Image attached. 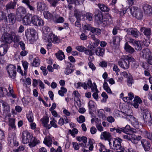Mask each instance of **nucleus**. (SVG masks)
<instances>
[{"mask_svg": "<svg viewBox=\"0 0 152 152\" xmlns=\"http://www.w3.org/2000/svg\"><path fill=\"white\" fill-rule=\"evenodd\" d=\"M32 138V134L27 130L23 131L21 133V141L23 144H29Z\"/></svg>", "mask_w": 152, "mask_h": 152, "instance_id": "obj_4", "label": "nucleus"}, {"mask_svg": "<svg viewBox=\"0 0 152 152\" xmlns=\"http://www.w3.org/2000/svg\"><path fill=\"white\" fill-rule=\"evenodd\" d=\"M142 146L145 151H148L150 149L151 145L150 142L145 139H142L141 141Z\"/></svg>", "mask_w": 152, "mask_h": 152, "instance_id": "obj_25", "label": "nucleus"}, {"mask_svg": "<svg viewBox=\"0 0 152 152\" xmlns=\"http://www.w3.org/2000/svg\"><path fill=\"white\" fill-rule=\"evenodd\" d=\"M3 111L4 113L7 114L10 112V105L6 102L3 101L2 103Z\"/></svg>", "mask_w": 152, "mask_h": 152, "instance_id": "obj_22", "label": "nucleus"}, {"mask_svg": "<svg viewBox=\"0 0 152 152\" xmlns=\"http://www.w3.org/2000/svg\"><path fill=\"white\" fill-rule=\"evenodd\" d=\"M142 8L145 14L149 15L152 14V7L150 5L144 4L142 5Z\"/></svg>", "mask_w": 152, "mask_h": 152, "instance_id": "obj_11", "label": "nucleus"}, {"mask_svg": "<svg viewBox=\"0 0 152 152\" xmlns=\"http://www.w3.org/2000/svg\"><path fill=\"white\" fill-rule=\"evenodd\" d=\"M125 106H126V107L127 108L124 110L125 111L124 115H132V110L131 109L129 105L127 106L126 105Z\"/></svg>", "mask_w": 152, "mask_h": 152, "instance_id": "obj_45", "label": "nucleus"}, {"mask_svg": "<svg viewBox=\"0 0 152 152\" xmlns=\"http://www.w3.org/2000/svg\"><path fill=\"white\" fill-rule=\"evenodd\" d=\"M10 46L8 44H2L0 46V64L3 61L2 57L6 54Z\"/></svg>", "mask_w": 152, "mask_h": 152, "instance_id": "obj_7", "label": "nucleus"}, {"mask_svg": "<svg viewBox=\"0 0 152 152\" xmlns=\"http://www.w3.org/2000/svg\"><path fill=\"white\" fill-rule=\"evenodd\" d=\"M40 121L42 122V126L48 129L49 124L48 123L49 121V118L47 116H44L41 119Z\"/></svg>", "mask_w": 152, "mask_h": 152, "instance_id": "obj_29", "label": "nucleus"}, {"mask_svg": "<svg viewBox=\"0 0 152 152\" xmlns=\"http://www.w3.org/2000/svg\"><path fill=\"white\" fill-rule=\"evenodd\" d=\"M16 67L14 65L10 64L7 66L6 69L10 78L14 79L15 77L16 74Z\"/></svg>", "mask_w": 152, "mask_h": 152, "instance_id": "obj_6", "label": "nucleus"}, {"mask_svg": "<svg viewBox=\"0 0 152 152\" xmlns=\"http://www.w3.org/2000/svg\"><path fill=\"white\" fill-rule=\"evenodd\" d=\"M22 64L24 69V75H26L29 64L27 61H23Z\"/></svg>", "mask_w": 152, "mask_h": 152, "instance_id": "obj_48", "label": "nucleus"}, {"mask_svg": "<svg viewBox=\"0 0 152 152\" xmlns=\"http://www.w3.org/2000/svg\"><path fill=\"white\" fill-rule=\"evenodd\" d=\"M96 103L92 100H90L88 103V107L89 110L92 111L95 107Z\"/></svg>", "mask_w": 152, "mask_h": 152, "instance_id": "obj_46", "label": "nucleus"}, {"mask_svg": "<svg viewBox=\"0 0 152 152\" xmlns=\"http://www.w3.org/2000/svg\"><path fill=\"white\" fill-rule=\"evenodd\" d=\"M142 52L143 56L145 58L147 57L148 56H151V52L149 49L148 48H146L143 49Z\"/></svg>", "mask_w": 152, "mask_h": 152, "instance_id": "obj_43", "label": "nucleus"}, {"mask_svg": "<svg viewBox=\"0 0 152 152\" xmlns=\"http://www.w3.org/2000/svg\"><path fill=\"white\" fill-rule=\"evenodd\" d=\"M43 15L44 18L47 19H51L53 17V15L48 11L44 12Z\"/></svg>", "mask_w": 152, "mask_h": 152, "instance_id": "obj_47", "label": "nucleus"}, {"mask_svg": "<svg viewBox=\"0 0 152 152\" xmlns=\"http://www.w3.org/2000/svg\"><path fill=\"white\" fill-rule=\"evenodd\" d=\"M143 118L145 123L150 121L151 116V114L148 110L146 109H143L142 110Z\"/></svg>", "mask_w": 152, "mask_h": 152, "instance_id": "obj_16", "label": "nucleus"}, {"mask_svg": "<svg viewBox=\"0 0 152 152\" xmlns=\"http://www.w3.org/2000/svg\"><path fill=\"white\" fill-rule=\"evenodd\" d=\"M75 49L78 51L81 52H84L85 53L89 56L88 58V60H90V58H94L93 56L94 54V52L92 50L87 49L83 45L78 46L76 47Z\"/></svg>", "mask_w": 152, "mask_h": 152, "instance_id": "obj_5", "label": "nucleus"}, {"mask_svg": "<svg viewBox=\"0 0 152 152\" xmlns=\"http://www.w3.org/2000/svg\"><path fill=\"white\" fill-rule=\"evenodd\" d=\"M130 10L133 16L135 17L139 20L141 19L143 17V12L140 9L137 7H132L130 8Z\"/></svg>", "mask_w": 152, "mask_h": 152, "instance_id": "obj_3", "label": "nucleus"}, {"mask_svg": "<svg viewBox=\"0 0 152 152\" xmlns=\"http://www.w3.org/2000/svg\"><path fill=\"white\" fill-rule=\"evenodd\" d=\"M102 15L101 13H98L95 16V20L99 24H101V21L103 18Z\"/></svg>", "mask_w": 152, "mask_h": 152, "instance_id": "obj_39", "label": "nucleus"}, {"mask_svg": "<svg viewBox=\"0 0 152 152\" xmlns=\"http://www.w3.org/2000/svg\"><path fill=\"white\" fill-rule=\"evenodd\" d=\"M9 125L12 129H15L16 127L15 124V119L14 118H10L9 119Z\"/></svg>", "mask_w": 152, "mask_h": 152, "instance_id": "obj_42", "label": "nucleus"}, {"mask_svg": "<svg viewBox=\"0 0 152 152\" xmlns=\"http://www.w3.org/2000/svg\"><path fill=\"white\" fill-rule=\"evenodd\" d=\"M9 22L11 24L14 23L15 21V15L12 13H10L8 16Z\"/></svg>", "mask_w": 152, "mask_h": 152, "instance_id": "obj_41", "label": "nucleus"}, {"mask_svg": "<svg viewBox=\"0 0 152 152\" xmlns=\"http://www.w3.org/2000/svg\"><path fill=\"white\" fill-rule=\"evenodd\" d=\"M83 16L84 18L82 19L83 20L85 19V17H86V19L88 21H91L93 20V15L90 12L87 13L86 14L84 15Z\"/></svg>", "mask_w": 152, "mask_h": 152, "instance_id": "obj_40", "label": "nucleus"}, {"mask_svg": "<svg viewBox=\"0 0 152 152\" xmlns=\"http://www.w3.org/2000/svg\"><path fill=\"white\" fill-rule=\"evenodd\" d=\"M124 48L126 52L130 53H133L134 51V48L130 46L127 42L126 43Z\"/></svg>", "mask_w": 152, "mask_h": 152, "instance_id": "obj_37", "label": "nucleus"}, {"mask_svg": "<svg viewBox=\"0 0 152 152\" xmlns=\"http://www.w3.org/2000/svg\"><path fill=\"white\" fill-rule=\"evenodd\" d=\"M36 34V31L35 29L32 28H28L26 31L25 32L26 36L28 37H34Z\"/></svg>", "mask_w": 152, "mask_h": 152, "instance_id": "obj_17", "label": "nucleus"}, {"mask_svg": "<svg viewBox=\"0 0 152 152\" xmlns=\"http://www.w3.org/2000/svg\"><path fill=\"white\" fill-rule=\"evenodd\" d=\"M57 58L59 61H62L65 58V56L64 53L61 50H59L55 53Z\"/></svg>", "mask_w": 152, "mask_h": 152, "instance_id": "obj_30", "label": "nucleus"}, {"mask_svg": "<svg viewBox=\"0 0 152 152\" xmlns=\"http://www.w3.org/2000/svg\"><path fill=\"white\" fill-rule=\"evenodd\" d=\"M38 81L39 86V88L41 91V92H43L45 88V84L40 80H38Z\"/></svg>", "mask_w": 152, "mask_h": 152, "instance_id": "obj_55", "label": "nucleus"}, {"mask_svg": "<svg viewBox=\"0 0 152 152\" xmlns=\"http://www.w3.org/2000/svg\"><path fill=\"white\" fill-rule=\"evenodd\" d=\"M132 132L131 129L129 125H126L125 127H124V134H126L127 133L131 134Z\"/></svg>", "mask_w": 152, "mask_h": 152, "instance_id": "obj_57", "label": "nucleus"}, {"mask_svg": "<svg viewBox=\"0 0 152 152\" xmlns=\"http://www.w3.org/2000/svg\"><path fill=\"white\" fill-rule=\"evenodd\" d=\"M26 117L29 122L32 123L34 120L33 113L31 111H29L26 114Z\"/></svg>", "mask_w": 152, "mask_h": 152, "instance_id": "obj_36", "label": "nucleus"}, {"mask_svg": "<svg viewBox=\"0 0 152 152\" xmlns=\"http://www.w3.org/2000/svg\"><path fill=\"white\" fill-rule=\"evenodd\" d=\"M18 0H13V2L9 3L6 5V10H7L12 9H14L16 6Z\"/></svg>", "mask_w": 152, "mask_h": 152, "instance_id": "obj_33", "label": "nucleus"}, {"mask_svg": "<svg viewBox=\"0 0 152 152\" xmlns=\"http://www.w3.org/2000/svg\"><path fill=\"white\" fill-rule=\"evenodd\" d=\"M128 34L132 35L133 37L138 38L139 36V31L135 28H130L126 30Z\"/></svg>", "mask_w": 152, "mask_h": 152, "instance_id": "obj_14", "label": "nucleus"}, {"mask_svg": "<svg viewBox=\"0 0 152 152\" xmlns=\"http://www.w3.org/2000/svg\"><path fill=\"white\" fill-rule=\"evenodd\" d=\"M134 102L140 104L142 101L140 98L137 96H135L133 100Z\"/></svg>", "mask_w": 152, "mask_h": 152, "instance_id": "obj_63", "label": "nucleus"}, {"mask_svg": "<svg viewBox=\"0 0 152 152\" xmlns=\"http://www.w3.org/2000/svg\"><path fill=\"white\" fill-rule=\"evenodd\" d=\"M134 45L135 46V48L136 50H140L142 49V48L140 41H135L134 42Z\"/></svg>", "mask_w": 152, "mask_h": 152, "instance_id": "obj_49", "label": "nucleus"}, {"mask_svg": "<svg viewBox=\"0 0 152 152\" xmlns=\"http://www.w3.org/2000/svg\"><path fill=\"white\" fill-rule=\"evenodd\" d=\"M141 138V136H137L134 134H129L127 133L126 134H124V139L130 141L132 143L136 144L138 143Z\"/></svg>", "mask_w": 152, "mask_h": 152, "instance_id": "obj_2", "label": "nucleus"}, {"mask_svg": "<svg viewBox=\"0 0 152 152\" xmlns=\"http://www.w3.org/2000/svg\"><path fill=\"white\" fill-rule=\"evenodd\" d=\"M77 121L79 123H82L85 121V118L84 116L82 115H80L77 119Z\"/></svg>", "mask_w": 152, "mask_h": 152, "instance_id": "obj_58", "label": "nucleus"}, {"mask_svg": "<svg viewBox=\"0 0 152 152\" xmlns=\"http://www.w3.org/2000/svg\"><path fill=\"white\" fill-rule=\"evenodd\" d=\"M32 15L30 13H27L25 15L22 19L23 24L26 26L29 25L31 22V17Z\"/></svg>", "mask_w": 152, "mask_h": 152, "instance_id": "obj_13", "label": "nucleus"}, {"mask_svg": "<svg viewBox=\"0 0 152 152\" xmlns=\"http://www.w3.org/2000/svg\"><path fill=\"white\" fill-rule=\"evenodd\" d=\"M31 23L37 26H42L44 25L43 21L40 17L36 15H32Z\"/></svg>", "mask_w": 152, "mask_h": 152, "instance_id": "obj_8", "label": "nucleus"}, {"mask_svg": "<svg viewBox=\"0 0 152 152\" xmlns=\"http://www.w3.org/2000/svg\"><path fill=\"white\" fill-rule=\"evenodd\" d=\"M101 22H101V24H102L103 26L104 27L113 23V21L111 20L109 21L108 18L104 16V17Z\"/></svg>", "mask_w": 152, "mask_h": 152, "instance_id": "obj_32", "label": "nucleus"}, {"mask_svg": "<svg viewBox=\"0 0 152 152\" xmlns=\"http://www.w3.org/2000/svg\"><path fill=\"white\" fill-rule=\"evenodd\" d=\"M91 32L94 34L97 35H99L101 33V31L100 29L94 27L92 28Z\"/></svg>", "mask_w": 152, "mask_h": 152, "instance_id": "obj_51", "label": "nucleus"}, {"mask_svg": "<svg viewBox=\"0 0 152 152\" xmlns=\"http://www.w3.org/2000/svg\"><path fill=\"white\" fill-rule=\"evenodd\" d=\"M137 130H138V129ZM139 131L140 132L139 133L141 134L142 136L150 140H152V132L150 134L148 131L144 129L142 130L139 129Z\"/></svg>", "mask_w": 152, "mask_h": 152, "instance_id": "obj_18", "label": "nucleus"}, {"mask_svg": "<svg viewBox=\"0 0 152 152\" xmlns=\"http://www.w3.org/2000/svg\"><path fill=\"white\" fill-rule=\"evenodd\" d=\"M111 137V135L110 133L107 132H102L101 135V138L102 139H104L105 140H108L109 142H111V144H113V142H111L109 140Z\"/></svg>", "mask_w": 152, "mask_h": 152, "instance_id": "obj_26", "label": "nucleus"}, {"mask_svg": "<svg viewBox=\"0 0 152 152\" xmlns=\"http://www.w3.org/2000/svg\"><path fill=\"white\" fill-rule=\"evenodd\" d=\"M78 130L75 128H73L72 130L70 129L69 130V133L73 137H75V134H77L78 133Z\"/></svg>", "mask_w": 152, "mask_h": 152, "instance_id": "obj_54", "label": "nucleus"}, {"mask_svg": "<svg viewBox=\"0 0 152 152\" xmlns=\"http://www.w3.org/2000/svg\"><path fill=\"white\" fill-rule=\"evenodd\" d=\"M46 38L47 39H45V42H51L53 43H57L58 41V38L57 36L52 33L48 34Z\"/></svg>", "mask_w": 152, "mask_h": 152, "instance_id": "obj_10", "label": "nucleus"}, {"mask_svg": "<svg viewBox=\"0 0 152 152\" xmlns=\"http://www.w3.org/2000/svg\"><path fill=\"white\" fill-rule=\"evenodd\" d=\"M124 77H126L127 78L128 85L129 86H131L134 83V80L131 75L129 73L128 74L126 72H124Z\"/></svg>", "mask_w": 152, "mask_h": 152, "instance_id": "obj_23", "label": "nucleus"}, {"mask_svg": "<svg viewBox=\"0 0 152 152\" xmlns=\"http://www.w3.org/2000/svg\"><path fill=\"white\" fill-rule=\"evenodd\" d=\"M38 143V140L35 137H33L31 139V142L28 144L29 146L31 148L34 147Z\"/></svg>", "mask_w": 152, "mask_h": 152, "instance_id": "obj_38", "label": "nucleus"}, {"mask_svg": "<svg viewBox=\"0 0 152 152\" xmlns=\"http://www.w3.org/2000/svg\"><path fill=\"white\" fill-rule=\"evenodd\" d=\"M87 84L88 88H90L92 92H94V91H97L98 90L96 83L95 82L92 83L91 80L88 79V80Z\"/></svg>", "mask_w": 152, "mask_h": 152, "instance_id": "obj_21", "label": "nucleus"}, {"mask_svg": "<svg viewBox=\"0 0 152 152\" xmlns=\"http://www.w3.org/2000/svg\"><path fill=\"white\" fill-rule=\"evenodd\" d=\"M67 92V89L66 88L63 87L61 88V90L58 91V94L59 95L61 96H63L65 94H66Z\"/></svg>", "mask_w": 152, "mask_h": 152, "instance_id": "obj_53", "label": "nucleus"}, {"mask_svg": "<svg viewBox=\"0 0 152 152\" xmlns=\"http://www.w3.org/2000/svg\"><path fill=\"white\" fill-rule=\"evenodd\" d=\"M5 94L7 95L8 96L12 97L13 98H16V96L14 93L13 87L12 84H10L9 85L8 90L9 92H7V89L4 88Z\"/></svg>", "mask_w": 152, "mask_h": 152, "instance_id": "obj_12", "label": "nucleus"}, {"mask_svg": "<svg viewBox=\"0 0 152 152\" xmlns=\"http://www.w3.org/2000/svg\"><path fill=\"white\" fill-rule=\"evenodd\" d=\"M52 140L51 137L49 136H46L44 138L43 143L48 147L51 146L52 144Z\"/></svg>", "mask_w": 152, "mask_h": 152, "instance_id": "obj_28", "label": "nucleus"}, {"mask_svg": "<svg viewBox=\"0 0 152 152\" xmlns=\"http://www.w3.org/2000/svg\"><path fill=\"white\" fill-rule=\"evenodd\" d=\"M124 60H126L129 63L131 62L134 61L135 59L131 55H125L124 56Z\"/></svg>", "mask_w": 152, "mask_h": 152, "instance_id": "obj_50", "label": "nucleus"}, {"mask_svg": "<svg viewBox=\"0 0 152 152\" xmlns=\"http://www.w3.org/2000/svg\"><path fill=\"white\" fill-rule=\"evenodd\" d=\"M130 121L131 122L132 125L134 127L137 129H139L138 122L135 118L134 117V119L131 120Z\"/></svg>", "mask_w": 152, "mask_h": 152, "instance_id": "obj_44", "label": "nucleus"}, {"mask_svg": "<svg viewBox=\"0 0 152 152\" xmlns=\"http://www.w3.org/2000/svg\"><path fill=\"white\" fill-rule=\"evenodd\" d=\"M94 92V93L92 94V96L95 99L96 101H97L98 100V93L99 91L98 90L97 91H96Z\"/></svg>", "mask_w": 152, "mask_h": 152, "instance_id": "obj_61", "label": "nucleus"}, {"mask_svg": "<svg viewBox=\"0 0 152 152\" xmlns=\"http://www.w3.org/2000/svg\"><path fill=\"white\" fill-rule=\"evenodd\" d=\"M50 124L48 125V129H50L52 127L55 128L58 127L57 124V121L54 118H53L52 120L50 121Z\"/></svg>", "mask_w": 152, "mask_h": 152, "instance_id": "obj_35", "label": "nucleus"}, {"mask_svg": "<svg viewBox=\"0 0 152 152\" xmlns=\"http://www.w3.org/2000/svg\"><path fill=\"white\" fill-rule=\"evenodd\" d=\"M105 51L104 49L99 47L95 49V53L96 55L103 57Z\"/></svg>", "mask_w": 152, "mask_h": 152, "instance_id": "obj_27", "label": "nucleus"}, {"mask_svg": "<svg viewBox=\"0 0 152 152\" xmlns=\"http://www.w3.org/2000/svg\"><path fill=\"white\" fill-rule=\"evenodd\" d=\"M98 7L103 12H107L110 10V9L106 5L103 4L99 3L97 4Z\"/></svg>", "mask_w": 152, "mask_h": 152, "instance_id": "obj_34", "label": "nucleus"}, {"mask_svg": "<svg viewBox=\"0 0 152 152\" xmlns=\"http://www.w3.org/2000/svg\"><path fill=\"white\" fill-rule=\"evenodd\" d=\"M134 95L133 93L130 92L128 94V96L124 97V102H127L128 104H132L130 101L134 98Z\"/></svg>", "mask_w": 152, "mask_h": 152, "instance_id": "obj_31", "label": "nucleus"}, {"mask_svg": "<svg viewBox=\"0 0 152 152\" xmlns=\"http://www.w3.org/2000/svg\"><path fill=\"white\" fill-rule=\"evenodd\" d=\"M122 141V140L119 137L114 139V140L113 141V145L109 142V144L110 148L116 150H121L120 151H117V152H124V148L122 147L121 144Z\"/></svg>", "mask_w": 152, "mask_h": 152, "instance_id": "obj_1", "label": "nucleus"}, {"mask_svg": "<svg viewBox=\"0 0 152 152\" xmlns=\"http://www.w3.org/2000/svg\"><path fill=\"white\" fill-rule=\"evenodd\" d=\"M121 41L120 37L118 36H115L113 37L112 43L114 45L118 44Z\"/></svg>", "mask_w": 152, "mask_h": 152, "instance_id": "obj_52", "label": "nucleus"}, {"mask_svg": "<svg viewBox=\"0 0 152 152\" xmlns=\"http://www.w3.org/2000/svg\"><path fill=\"white\" fill-rule=\"evenodd\" d=\"M37 10L40 12L47 10V5L43 2H38L37 4Z\"/></svg>", "mask_w": 152, "mask_h": 152, "instance_id": "obj_20", "label": "nucleus"}, {"mask_svg": "<svg viewBox=\"0 0 152 152\" xmlns=\"http://www.w3.org/2000/svg\"><path fill=\"white\" fill-rule=\"evenodd\" d=\"M16 13L18 17L22 18L26 15V9L23 7L20 6L16 9Z\"/></svg>", "mask_w": 152, "mask_h": 152, "instance_id": "obj_9", "label": "nucleus"}, {"mask_svg": "<svg viewBox=\"0 0 152 152\" xmlns=\"http://www.w3.org/2000/svg\"><path fill=\"white\" fill-rule=\"evenodd\" d=\"M140 31L143 32L144 35L147 37H149L151 34V31L150 28L142 27Z\"/></svg>", "mask_w": 152, "mask_h": 152, "instance_id": "obj_19", "label": "nucleus"}, {"mask_svg": "<svg viewBox=\"0 0 152 152\" xmlns=\"http://www.w3.org/2000/svg\"><path fill=\"white\" fill-rule=\"evenodd\" d=\"M77 140L79 142H83L84 143H86L87 141V138L85 136L77 137Z\"/></svg>", "mask_w": 152, "mask_h": 152, "instance_id": "obj_56", "label": "nucleus"}, {"mask_svg": "<svg viewBox=\"0 0 152 152\" xmlns=\"http://www.w3.org/2000/svg\"><path fill=\"white\" fill-rule=\"evenodd\" d=\"M73 94L75 96L74 99V101H76V99L79 98L80 95L77 91H74L73 92Z\"/></svg>", "mask_w": 152, "mask_h": 152, "instance_id": "obj_60", "label": "nucleus"}, {"mask_svg": "<svg viewBox=\"0 0 152 152\" xmlns=\"http://www.w3.org/2000/svg\"><path fill=\"white\" fill-rule=\"evenodd\" d=\"M40 64V62L39 59L35 58L33 61L32 63L33 66L35 67L38 66Z\"/></svg>", "mask_w": 152, "mask_h": 152, "instance_id": "obj_59", "label": "nucleus"}, {"mask_svg": "<svg viewBox=\"0 0 152 152\" xmlns=\"http://www.w3.org/2000/svg\"><path fill=\"white\" fill-rule=\"evenodd\" d=\"M72 65L70 62L67 63L64 70V73L66 75H69L74 72V70L73 69V67L72 66Z\"/></svg>", "mask_w": 152, "mask_h": 152, "instance_id": "obj_24", "label": "nucleus"}, {"mask_svg": "<svg viewBox=\"0 0 152 152\" xmlns=\"http://www.w3.org/2000/svg\"><path fill=\"white\" fill-rule=\"evenodd\" d=\"M148 63L150 65H152V56H147L145 58Z\"/></svg>", "mask_w": 152, "mask_h": 152, "instance_id": "obj_64", "label": "nucleus"}, {"mask_svg": "<svg viewBox=\"0 0 152 152\" xmlns=\"http://www.w3.org/2000/svg\"><path fill=\"white\" fill-rule=\"evenodd\" d=\"M82 84V83L78 82L77 83H75L74 85L75 87L77 88L80 89L81 88Z\"/></svg>", "mask_w": 152, "mask_h": 152, "instance_id": "obj_62", "label": "nucleus"}, {"mask_svg": "<svg viewBox=\"0 0 152 152\" xmlns=\"http://www.w3.org/2000/svg\"><path fill=\"white\" fill-rule=\"evenodd\" d=\"M2 38L3 42L7 44H10L13 41V37L12 35L8 33L4 34L2 36Z\"/></svg>", "mask_w": 152, "mask_h": 152, "instance_id": "obj_15", "label": "nucleus"}]
</instances>
